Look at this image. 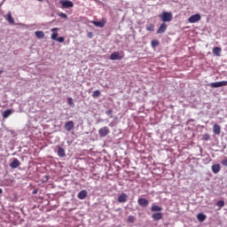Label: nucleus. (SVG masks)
Instances as JSON below:
<instances>
[{
  "instance_id": "nucleus-1",
  "label": "nucleus",
  "mask_w": 227,
  "mask_h": 227,
  "mask_svg": "<svg viewBox=\"0 0 227 227\" xmlns=\"http://www.w3.org/2000/svg\"><path fill=\"white\" fill-rule=\"evenodd\" d=\"M159 17L164 23L171 22L173 20V14L171 12H163Z\"/></svg>"
},
{
  "instance_id": "nucleus-2",
  "label": "nucleus",
  "mask_w": 227,
  "mask_h": 227,
  "mask_svg": "<svg viewBox=\"0 0 227 227\" xmlns=\"http://www.w3.org/2000/svg\"><path fill=\"white\" fill-rule=\"evenodd\" d=\"M200 20H201V14H200V13L192 15L188 19V22H190V24H196V22H200Z\"/></svg>"
},
{
  "instance_id": "nucleus-3",
  "label": "nucleus",
  "mask_w": 227,
  "mask_h": 227,
  "mask_svg": "<svg viewBox=\"0 0 227 227\" xmlns=\"http://www.w3.org/2000/svg\"><path fill=\"white\" fill-rule=\"evenodd\" d=\"M208 86L210 88H223V86H227V81L211 82Z\"/></svg>"
},
{
  "instance_id": "nucleus-4",
  "label": "nucleus",
  "mask_w": 227,
  "mask_h": 227,
  "mask_svg": "<svg viewBox=\"0 0 227 227\" xmlns=\"http://www.w3.org/2000/svg\"><path fill=\"white\" fill-rule=\"evenodd\" d=\"M110 59L112 61H116V60H121V59H123V55H121L120 52L118 51H115V52H113L111 55H110Z\"/></svg>"
},
{
  "instance_id": "nucleus-5",
  "label": "nucleus",
  "mask_w": 227,
  "mask_h": 227,
  "mask_svg": "<svg viewBox=\"0 0 227 227\" xmlns=\"http://www.w3.org/2000/svg\"><path fill=\"white\" fill-rule=\"evenodd\" d=\"M62 8H74V3L70 0H60Z\"/></svg>"
},
{
  "instance_id": "nucleus-6",
  "label": "nucleus",
  "mask_w": 227,
  "mask_h": 227,
  "mask_svg": "<svg viewBox=\"0 0 227 227\" xmlns=\"http://www.w3.org/2000/svg\"><path fill=\"white\" fill-rule=\"evenodd\" d=\"M109 128L105 126L101 129H98V134L100 136V137H106V136H107L109 134Z\"/></svg>"
},
{
  "instance_id": "nucleus-7",
  "label": "nucleus",
  "mask_w": 227,
  "mask_h": 227,
  "mask_svg": "<svg viewBox=\"0 0 227 227\" xmlns=\"http://www.w3.org/2000/svg\"><path fill=\"white\" fill-rule=\"evenodd\" d=\"M137 204L139 205V207H143L144 208H146V207L150 205V202L148 201V200L145 198H139L137 200Z\"/></svg>"
},
{
  "instance_id": "nucleus-8",
  "label": "nucleus",
  "mask_w": 227,
  "mask_h": 227,
  "mask_svg": "<svg viewBox=\"0 0 227 227\" xmlns=\"http://www.w3.org/2000/svg\"><path fill=\"white\" fill-rule=\"evenodd\" d=\"M59 36V34L58 33H53L51 34V40H55L56 42H59V43H63V42H65V37L63 36H60V37H58Z\"/></svg>"
},
{
  "instance_id": "nucleus-9",
  "label": "nucleus",
  "mask_w": 227,
  "mask_h": 227,
  "mask_svg": "<svg viewBox=\"0 0 227 227\" xmlns=\"http://www.w3.org/2000/svg\"><path fill=\"white\" fill-rule=\"evenodd\" d=\"M106 22H107V20H106V18H103L99 21H92V24L96 26V27H104V26H106Z\"/></svg>"
},
{
  "instance_id": "nucleus-10",
  "label": "nucleus",
  "mask_w": 227,
  "mask_h": 227,
  "mask_svg": "<svg viewBox=\"0 0 227 227\" xmlns=\"http://www.w3.org/2000/svg\"><path fill=\"white\" fill-rule=\"evenodd\" d=\"M166 29H168V25L164 22L161 23V25L157 30L158 35H163V33H166Z\"/></svg>"
},
{
  "instance_id": "nucleus-11",
  "label": "nucleus",
  "mask_w": 227,
  "mask_h": 227,
  "mask_svg": "<svg viewBox=\"0 0 227 227\" xmlns=\"http://www.w3.org/2000/svg\"><path fill=\"white\" fill-rule=\"evenodd\" d=\"M57 148H58L57 153L59 157H60V159H63V157H67V153L65 152V149H63V147L58 145Z\"/></svg>"
},
{
  "instance_id": "nucleus-12",
  "label": "nucleus",
  "mask_w": 227,
  "mask_h": 227,
  "mask_svg": "<svg viewBox=\"0 0 227 227\" xmlns=\"http://www.w3.org/2000/svg\"><path fill=\"white\" fill-rule=\"evenodd\" d=\"M65 129L66 130H67V132H72L74 129V122L72 121H68L67 122H66Z\"/></svg>"
},
{
  "instance_id": "nucleus-13",
  "label": "nucleus",
  "mask_w": 227,
  "mask_h": 227,
  "mask_svg": "<svg viewBox=\"0 0 227 227\" xmlns=\"http://www.w3.org/2000/svg\"><path fill=\"white\" fill-rule=\"evenodd\" d=\"M88 192H86V190H82L78 193L77 198L78 200H86Z\"/></svg>"
},
{
  "instance_id": "nucleus-14",
  "label": "nucleus",
  "mask_w": 227,
  "mask_h": 227,
  "mask_svg": "<svg viewBox=\"0 0 227 227\" xmlns=\"http://www.w3.org/2000/svg\"><path fill=\"white\" fill-rule=\"evenodd\" d=\"M162 217H163V215L160 212H157L152 215V218L153 219V221H160Z\"/></svg>"
},
{
  "instance_id": "nucleus-15",
  "label": "nucleus",
  "mask_w": 227,
  "mask_h": 227,
  "mask_svg": "<svg viewBox=\"0 0 227 227\" xmlns=\"http://www.w3.org/2000/svg\"><path fill=\"white\" fill-rule=\"evenodd\" d=\"M19 166H20V161L18 159H14L10 164V168L12 169H16V168H19Z\"/></svg>"
},
{
  "instance_id": "nucleus-16",
  "label": "nucleus",
  "mask_w": 227,
  "mask_h": 227,
  "mask_svg": "<svg viewBox=\"0 0 227 227\" xmlns=\"http://www.w3.org/2000/svg\"><path fill=\"white\" fill-rule=\"evenodd\" d=\"M213 132L215 136H219L221 134V126L219 124H214Z\"/></svg>"
},
{
  "instance_id": "nucleus-17",
  "label": "nucleus",
  "mask_w": 227,
  "mask_h": 227,
  "mask_svg": "<svg viewBox=\"0 0 227 227\" xmlns=\"http://www.w3.org/2000/svg\"><path fill=\"white\" fill-rule=\"evenodd\" d=\"M211 169H212L213 173H215V175H217V173H219V171H221V165L220 164H214L211 167Z\"/></svg>"
},
{
  "instance_id": "nucleus-18",
  "label": "nucleus",
  "mask_w": 227,
  "mask_h": 227,
  "mask_svg": "<svg viewBox=\"0 0 227 227\" xmlns=\"http://www.w3.org/2000/svg\"><path fill=\"white\" fill-rule=\"evenodd\" d=\"M127 194L126 193H121V195H119L118 197V202L119 203H126L127 201Z\"/></svg>"
},
{
  "instance_id": "nucleus-19",
  "label": "nucleus",
  "mask_w": 227,
  "mask_h": 227,
  "mask_svg": "<svg viewBox=\"0 0 227 227\" xmlns=\"http://www.w3.org/2000/svg\"><path fill=\"white\" fill-rule=\"evenodd\" d=\"M151 212H162V207L153 204L151 207Z\"/></svg>"
},
{
  "instance_id": "nucleus-20",
  "label": "nucleus",
  "mask_w": 227,
  "mask_h": 227,
  "mask_svg": "<svg viewBox=\"0 0 227 227\" xmlns=\"http://www.w3.org/2000/svg\"><path fill=\"white\" fill-rule=\"evenodd\" d=\"M6 20L8 21L9 24H15V20H13V16H12V12H9L7 13Z\"/></svg>"
},
{
  "instance_id": "nucleus-21",
  "label": "nucleus",
  "mask_w": 227,
  "mask_h": 227,
  "mask_svg": "<svg viewBox=\"0 0 227 227\" xmlns=\"http://www.w3.org/2000/svg\"><path fill=\"white\" fill-rule=\"evenodd\" d=\"M197 219L198 221H200V223H203L204 221L207 220V215L203 214V213H200L197 215Z\"/></svg>"
},
{
  "instance_id": "nucleus-22",
  "label": "nucleus",
  "mask_w": 227,
  "mask_h": 227,
  "mask_svg": "<svg viewBox=\"0 0 227 227\" xmlns=\"http://www.w3.org/2000/svg\"><path fill=\"white\" fill-rule=\"evenodd\" d=\"M223 49H221V47H215L213 48V54L214 56H221V52H222Z\"/></svg>"
},
{
  "instance_id": "nucleus-23",
  "label": "nucleus",
  "mask_w": 227,
  "mask_h": 227,
  "mask_svg": "<svg viewBox=\"0 0 227 227\" xmlns=\"http://www.w3.org/2000/svg\"><path fill=\"white\" fill-rule=\"evenodd\" d=\"M13 113V111L8 109V110H5L4 113H3V118H9L10 116H12V114Z\"/></svg>"
},
{
  "instance_id": "nucleus-24",
  "label": "nucleus",
  "mask_w": 227,
  "mask_h": 227,
  "mask_svg": "<svg viewBox=\"0 0 227 227\" xmlns=\"http://www.w3.org/2000/svg\"><path fill=\"white\" fill-rule=\"evenodd\" d=\"M35 35L36 38H43V36H45V34L43 33V31H36Z\"/></svg>"
},
{
  "instance_id": "nucleus-25",
  "label": "nucleus",
  "mask_w": 227,
  "mask_h": 227,
  "mask_svg": "<svg viewBox=\"0 0 227 227\" xmlns=\"http://www.w3.org/2000/svg\"><path fill=\"white\" fill-rule=\"evenodd\" d=\"M146 31H155V25L153 24L146 25Z\"/></svg>"
},
{
  "instance_id": "nucleus-26",
  "label": "nucleus",
  "mask_w": 227,
  "mask_h": 227,
  "mask_svg": "<svg viewBox=\"0 0 227 227\" xmlns=\"http://www.w3.org/2000/svg\"><path fill=\"white\" fill-rule=\"evenodd\" d=\"M202 141H210V134L205 133L202 135Z\"/></svg>"
},
{
  "instance_id": "nucleus-27",
  "label": "nucleus",
  "mask_w": 227,
  "mask_h": 227,
  "mask_svg": "<svg viewBox=\"0 0 227 227\" xmlns=\"http://www.w3.org/2000/svg\"><path fill=\"white\" fill-rule=\"evenodd\" d=\"M159 44H160V43L157 40H153L151 43L153 49H155V47H159Z\"/></svg>"
},
{
  "instance_id": "nucleus-28",
  "label": "nucleus",
  "mask_w": 227,
  "mask_h": 227,
  "mask_svg": "<svg viewBox=\"0 0 227 227\" xmlns=\"http://www.w3.org/2000/svg\"><path fill=\"white\" fill-rule=\"evenodd\" d=\"M100 90H94L93 93H92V97L93 98H97L98 97H100Z\"/></svg>"
},
{
  "instance_id": "nucleus-29",
  "label": "nucleus",
  "mask_w": 227,
  "mask_h": 227,
  "mask_svg": "<svg viewBox=\"0 0 227 227\" xmlns=\"http://www.w3.org/2000/svg\"><path fill=\"white\" fill-rule=\"evenodd\" d=\"M215 205L219 207V208H223V207H224V200H218Z\"/></svg>"
},
{
  "instance_id": "nucleus-30",
  "label": "nucleus",
  "mask_w": 227,
  "mask_h": 227,
  "mask_svg": "<svg viewBox=\"0 0 227 227\" xmlns=\"http://www.w3.org/2000/svg\"><path fill=\"white\" fill-rule=\"evenodd\" d=\"M67 104L70 106V107H74V99L72 98H68Z\"/></svg>"
},
{
  "instance_id": "nucleus-31",
  "label": "nucleus",
  "mask_w": 227,
  "mask_h": 227,
  "mask_svg": "<svg viewBox=\"0 0 227 227\" xmlns=\"http://www.w3.org/2000/svg\"><path fill=\"white\" fill-rule=\"evenodd\" d=\"M134 221H136V218L133 215H129L128 217V223H134Z\"/></svg>"
},
{
  "instance_id": "nucleus-32",
  "label": "nucleus",
  "mask_w": 227,
  "mask_h": 227,
  "mask_svg": "<svg viewBox=\"0 0 227 227\" xmlns=\"http://www.w3.org/2000/svg\"><path fill=\"white\" fill-rule=\"evenodd\" d=\"M59 17H61V19H68V16L64 12H60L59 14Z\"/></svg>"
},
{
  "instance_id": "nucleus-33",
  "label": "nucleus",
  "mask_w": 227,
  "mask_h": 227,
  "mask_svg": "<svg viewBox=\"0 0 227 227\" xmlns=\"http://www.w3.org/2000/svg\"><path fill=\"white\" fill-rule=\"evenodd\" d=\"M222 165L226 166V168H227V159H224L222 160Z\"/></svg>"
},
{
  "instance_id": "nucleus-34",
  "label": "nucleus",
  "mask_w": 227,
  "mask_h": 227,
  "mask_svg": "<svg viewBox=\"0 0 227 227\" xmlns=\"http://www.w3.org/2000/svg\"><path fill=\"white\" fill-rule=\"evenodd\" d=\"M87 36H88V38H93V33L92 32H89L87 34Z\"/></svg>"
},
{
  "instance_id": "nucleus-35",
  "label": "nucleus",
  "mask_w": 227,
  "mask_h": 227,
  "mask_svg": "<svg viewBox=\"0 0 227 227\" xmlns=\"http://www.w3.org/2000/svg\"><path fill=\"white\" fill-rule=\"evenodd\" d=\"M51 31H52V33H55V31H59V27H53L51 29Z\"/></svg>"
},
{
  "instance_id": "nucleus-36",
  "label": "nucleus",
  "mask_w": 227,
  "mask_h": 227,
  "mask_svg": "<svg viewBox=\"0 0 227 227\" xmlns=\"http://www.w3.org/2000/svg\"><path fill=\"white\" fill-rule=\"evenodd\" d=\"M106 114H107L108 116H110V114H113V110H108L106 112Z\"/></svg>"
},
{
  "instance_id": "nucleus-37",
  "label": "nucleus",
  "mask_w": 227,
  "mask_h": 227,
  "mask_svg": "<svg viewBox=\"0 0 227 227\" xmlns=\"http://www.w3.org/2000/svg\"><path fill=\"white\" fill-rule=\"evenodd\" d=\"M36 192H38V191H36V190L33 191V194H36Z\"/></svg>"
},
{
  "instance_id": "nucleus-38",
  "label": "nucleus",
  "mask_w": 227,
  "mask_h": 227,
  "mask_svg": "<svg viewBox=\"0 0 227 227\" xmlns=\"http://www.w3.org/2000/svg\"><path fill=\"white\" fill-rule=\"evenodd\" d=\"M3 192V189L0 188V194Z\"/></svg>"
},
{
  "instance_id": "nucleus-39",
  "label": "nucleus",
  "mask_w": 227,
  "mask_h": 227,
  "mask_svg": "<svg viewBox=\"0 0 227 227\" xmlns=\"http://www.w3.org/2000/svg\"><path fill=\"white\" fill-rule=\"evenodd\" d=\"M0 74H3V70H0Z\"/></svg>"
},
{
  "instance_id": "nucleus-40",
  "label": "nucleus",
  "mask_w": 227,
  "mask_h": 227,
  "mask_svg": "<svg viewBox=\"0 0 227 227\" xmlns=\"http://www.w3.org/2000/svg\"><path fill=\"white\" fill-rule=\"evenodd\" d=\"M37 1H40L42 3V1H43V0H37Z\"/></svg>"
}]
</instances>
